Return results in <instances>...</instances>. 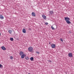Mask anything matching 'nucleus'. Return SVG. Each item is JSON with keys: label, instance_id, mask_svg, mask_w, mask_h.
<instances>
[{"label": "nucleus", "instance_id": "nucleus-18", "mask_svg": "<svg viewBox=\"0 0 74 74\" xmlns=\"http://www.w3.org/2000/svg\"><path fill=\"white\" fill-rule=\"evenodd\" d=\"M60 40L61 41H63V39H62V38H60Z\"/></svg>", "mask_w": 74, "mask_h": 74}, {"label": "nucleus", "instance_id": "nucleus-10", "mask_svg": "<svg viewBox=\"0 0 74 74\" xmlns=\"http://www.w3.org/2000/svg\"><path fill=\"white\" fill-rule=\"evenodd\" d=\"M23 33H26V29H23Z\"/></svg>", "mask_w": 74, "mask_h": 74}, {"label": "nucleus", "instance_id": "nucleus-19", "mask_svg": "<svg viewBox=\"0 0 74 74\" xmlns=\"http://www.w3.org/2000/svg\"><path fill=\"white\" fill-rule=\"evenodd\" d=\"M0 67H3V66L0 64Z\"/></svg>", "mask_w": 74, "mask_h": 74}, {"label": "nucleus", "instance_id": "nucleus-14", "mask_svg": "<svg viewBox=\"0 0 74 74\" xmlns=\"http://www.w3.org/2000/svg\"><path fill=\"white\" fill-rule=\"evenodd\" d=\"M49 12L51 14H53V12L52 11H50Z\"/></svg>", "mask_w": 74, "mask_h": 74}, {"label": "nucleus", "instance_id": "nucleus-6", "mask_svg": "<svg viewBox=\"0 0 74 74\" xmlns=\"http://www.w3.org/2000/svg\"><path fill=\"white\" fill-rule=\"evenodd\" d=\"M51 47L53 48H55L56 47V45L55 44H52L51 45Z\"/></svg>", "mask_w": 74, "mask_h": 74}, {"label": "nucleus", "instance_id": "nucleus-20", "mask_svg": "<svg viewBox=\"0 0 74 74\" xmlns=\"http://www.w3.org/2000/svg\"><path fill=\"white\" fill-rule=\"evenodd\" d=\"M36 53L38 54H39V53H40L38 51H36Z\"/></svg>", "mask_w": 74, "mask_h": 74}, {"label": "nucleus", "instance_id": "nucleus-11", "mask_svg": "<svg viewBox=\"0 0 74 74\" xmlns=\"http://www.w3.org/2000/svg\"><path fill=\"white\" fill-rule=\"evenodd\" d=\"M0 19H4V16L2 15H1L0 16Z\"/></svg>", "mask_w": 74, "mask_h": 74}, {"label": "nucleus", "instance_id": "nucleus-16", "mask_svg": "<svg viewBox=\"0 0 74 74\" xmlns=\"http://www.w3.org/2000/svg\"><path fill=\"white\" fill-rule=\"evenodd\" d=\"M10 40L11 41H14V39L13 38H10Z\"/></svg>", "mask_w": 74, "mask_h": 74}, {"label": "nucleus", "instance_id": "nucleus-2", "mask_svg": "<svg viewBox=\"0 0 74 74\" xmlns=\"http://www.w3.org/2000/svg\"><path fill=\"white\" fill-rule=\"evenodd\" d=\"M64 19L68 24H70L71 23V22L69 21H70V19L68 17H65L64 18Z\"/></svg>", "mask_w": 74, "mask_h": 74}, {"label": "nucleus", "instance_id": "nucleus-5", "mask_svg": "<svg viewBox=\"0 0 74 74\" xmlns=\"http://www.w3.org/2000/svg\"><path fill=\"white\" fill-rule=\"evenodd\" d=\"M68 56L69 57H73V54H72V53H69L68 54Z\"/></svg>", "mask_w": 74, "mask_h": 74}, {"label": "nucleus", "instance_id": "nucleus-9", "mask_svg": "<svg viewBox=\"0 0 74 74\" xmlns=\"http://www.w3.org/2000/svg\"><path fill=\"white\" fill-rule=\"evenodd\" d=\"M42 16L43 18L44 19L46 20V18H47V17L45 16L44 15H42Z\"/></svg>", "mask_w": 74, "mask_h": 74}, {"label": "nucleus", "instance_id": "nucleus-21", "mask_svg": "<svg viewBox=\"0 0 74 74\" xmlns=\"http://www.w3.org/2000/svg\"><path fill=\"white\" fill-rule=\"evenodd\" d=\"M48 23H45V24L46 25H48Z\"/></svg>", "mask_w": 74, "mask_h": 74}, {"label": "nucleus", "instance_id": "nucleus-22", "mask_svg": "<svg viewBox=\"0 0 74 74\" xmlns=\"http://www.w3.org/2000/svg\"><path fill=\"white\" fill-rule=\"evenodd\" d=\"M49 62H50V63H51L52 62V61L51 60H48Z\"/></svg>", "mask_w": 74, "mask_h": 74}, {"label": "nucleus", "instance_id": "nucleus-3", "mask_svg": "<svg viewBox=\"0 0 74 74\" xmlns=\"http://www.w3.org/2000/svg\"><path fill=\"white\" fill-rule=\"evenodd\" d=\"M51 28L52 29H53V30H55V29H57V26L56 25H55L53 26H51Z\"/></svg>", "mask_w": 74, "mask_h": 74}, {"label": "nucleus", "instance_id": "nucleus-15", "mask_svg": "<svg viewBox=\"0 0 74 74\" xmlns=\"http://www.w3.org/2000/svg\"><path fill=\"white\" fill-rule=\"evenodd\" d=\"M25 59L26 60H29V58L28 57H26L25 58Z\"/></svg>", "mask_w": 74, "mask_h": 74}, {"label": "nucleus", "instance_id": "nucleus-23", "mask_svg": "<svg viewBox=\"0 0 74 74\" xmlns=\"http://www.w3.org/2000/svg\"><path fill=\"white\" fill-rule=\"evenodd\" d=\"M1 36V33L0 32V36Z\"/></svg>", "mask_w": 74, "mask_h": 74}, {"label": "nucleus", "instance_id": "nucleus-4", "mask_svg": "<svg viewBox=\"0 0 74 74\" xmlns=\"http://www.w3.org/2000/svg\"><path fill=\"white\" fill-rule=\"evenodd\" d=\"M33 47H29L28 48V51H30V52H32V51H33Z\"/></svg>", "mask_w": 74, "mask_h": 74}, {"label": "nucleus", "instance_id": "nucleus-13", "mask_svg": "<svg viewBox=\"0 0 74 74\" xmlns=\"http://www.w3.org/2000/svg\"><path fill=\"white\" fill-rule=\"evenodd\" d=\"M8 32L10 34H11L12 33V30H9L8 31Z\"/></svg>", "mask_w": 74, "mask_h": 74}, {"label": "nucleus", "instance_id": "nucleus-12", "mask_svg": "<svg viewBox=\"0 0 74 74\" xmlns=\"http://www.w3.org/2000/svg\"><path fill=\"white\" fill-rule=\"evenodd\" d=\"M33 59H34V58L33 57H32L30 58V60H31V61H33Z\"/></svg>", "mask_w": 74, "mask_h": 74}, {"label": "nucleus", "instance_id": "nucleus-1", "mask_svg": "<svg viewBox=\"0 0 74 74\" xmlns=\"http://www.w3.org/2000/svg\"><path fill=\"white\" fill-rule=\"evenodd\" d=\"M19 55L21 56V58L22 59H23L25 56H26V54H24V52L23 51H20Z\"/></svg>", "mask_w": 74, "mask_h": 74}, {"label": "nucleus", "instance_id": "nucleus-24", "mask_svg": "<svg viewBox=\"0 0 74 74\" xmlns=\"http://www.w3.org/2000/svg\"><path fill=\"white\" fill-rule=\"evenodd\" d=\"M28 74H30V73H28Z\"/></svg>", "mask_w": 74, "mask_h": 74}, {"label": "nucleus", "instance_id": "nucleus-7", "mask_svg": "<svg viewBox=\"0 0 74 74\" xmlns=\"http://www.w3.org/2000/svg\"><path fill=\"white\" fill-rule=\"evenodd\" d=\"M32 15L33 16H36V13L34 12H32Z\"/></svg>", "mask_w": 74, "mask_h": 74}, {"label": "nucleus", "instance_id": "nucleus-8", "mask_svg": "<svg viewBox=\"0 0 74 74\" xmlns=\"http://www.w3.org/2000/svg\"><path fill=\"white\" fill-rule=\"evenodd\" d=\"M1 48L2 49H3V51H5V50H6V49L4 46L1 47Z\"/></svg>", "mask_w": 74, "mask_h": 74}, {"label": "nucleus", "instance_id": "nucleus-17", "mask_svg": "<svg viewBox=\"0 0 74 74\" xmlns=\"http://www.w3.org/2000/svg\"><path fill=\"white\" fill-rule=\"evenodd\" d=\"M10 59H13V57L12 56H10Z\"/></svg>", "mask_w": 74, "mask_h": 74}]
</instances>
